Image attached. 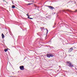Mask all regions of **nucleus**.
Masks as SVG:
<instances>
[{
	"label": "nucleus",
	"instance_id": "f257e3e1",
	"mask_svg": "<svg viewBox=\"0 0 77 77\" xmlns=\"http://www.w3.org/2000/svg\"><path fill=\"white\" fill-rule=\"evenodd\" d=\"M46 56L48 57H53V55L52 54H46Z\"/></svg>",
	"mask_w": 77,
	"mask_h": 77
},
{
	"label": "nucleus",
	"instance_id": "f03ea898",
	"mask_svg": "<svg viewBox=\"0 0 77 77\" xmlns=\"http://www.w3.org/2000/svg\"><path fill=\"white\" fill-rule=\"evenodd\" d=\"M72 50H73V48H70L69 49L68 52H69V53H70V52L72 51Z\"/></svg>",
	"mask_w": 77,
	"mask_h": 77
},
{
	"label": "nucleus",
	"instance_id": "7ed1b4c3",
	"mask_svg": "<svg viewBox=\"0 0 77 77\" xmlns=\"http://www.w3.org/2000/svg\"><path fill=\"white\" fill-rule=\"evenodd\" d=\"M20 68L21 70H24V66H20Z\"/></svg>",
	"mask_w": 77,
	"mask_h": 77
},
{
	"label": "nucleus",
	"instance_id": "20e7f679",
	"mask_svg": "<svg viewBox=\"0 0 77 77\" xmlns=\"http://www.w3.org/2000/svg\"><path fill=\"white\" fill-rule=\"evenodd\" d=\"M68 66H69V67H71V68H72V67H73L74 66V65H72V64L71 63L69 65H68Z\"/></svg>",
	"mask_w": 77,
	"mask_h": 77
},
{
	"label": "nucleus",
	"instance_id": "39448f33",
	"mask_svg": "<svg viewBox=\"0 0 77 77\" xmlns=\"http://www.w3.org/2000/svg\"><path fill=\"white\" fill-rule=\"evenodd\" d=\"M48 7L49 8V9H54V8H53V7H52V6H48Z\"/></svg>",
	"mask_w": 77,
	"mask_h": 77
},
{
	"label": "nucleus",
	"instance_id": "423d86ee",
	"mask_svg": "<svg viewBox=\"0 0 77 77\" xmlns=\"http://www.w3.org/2000/svg\"><path fill=\"white\" fill-rule=\"evenodd\" d=\"M66 63L69 65L71 63V62H70V61H67L66 62Z\"/></svg>",
	"mask_w": 77,
	"mask_h": 77
},
{
	"label": "nucleus",
	"instance_id": "0eeeda50",
	"mask_svg": "<svg viewBox=\"0 0 77 77\" xmlns=\"http://www.w3.org/2000/svg\"><path fill=\"white\" fill-rule=\"evenodd\" d=\"M2 38H5V35H4L2 33Z\"/></svg>",
	"mask_w": 77,
	"mask_h": 77
},
{
	"label": "nucleus",
	"instance_id": "6e6552de",
	"mask_svg": "<svg viewBox=\"0 0 77 77\" xmlns=\"http://www.w3.org/2000/svg\"><path fill=\"white\" fill-rule=\"evenodd\" d=\"M12 8L13 9H14V8H15V5H13L12 6Z\"/></svg>",
	"mask_w": 77,
	"mask_h": 77
},
{
	"label": "nucleus",
	"instance_id": "1a4fd4ad",
	"mask_svg": "<svg viewBox=\"0 0 77 77\" xmlns=\"http://www.w3.org/2000/svg\"><path fill=\"white\" fill-rule=\"evenodd\" d=\"M45 30H47V33L46 34H48V30L47 29H45Z\"/></svg>",
	"mask_w": 77,
	"mask_h": 77
},
{
	"label": "nucleus",
	"instance_id": "9d476101",
	"mask_svg": "<svg viewBox=\"0 0 77 77\" xmlns=\"http://www.w3.org/2000/svg\"><path fill=\"white\" fill-rule=\"evenodd\" d=\"M66 11H68V12H72L70 10H66Z\"/></svg>",
	"mask_w": 77,
	"mask_h": 77
},
{
	"label": "nucleus",
	"instance_id": "9b49d317",
	"mask_svg": "<svg viewBox=\"0 0 77 77\" xmlns=\"http://www.w3.org/2000/svg\"><path fill=\"white\" fill-rule=\"evenodd\" d=\"M32 5V3H29V4H27V5Z\"/></svg>",
	"mask_w": 77,
	"mask_h": 77
},
{
	"label": "nucleus",
	"instance_id": "f8f14e48",
	"mask_svg": "<svg viewBox=\"0 0 77 77\" xmlns=\"http://www.w3.org/2000/svg\"><path fill=\"white\" fill-rule=\"evenodd\" d=\"M4 51H5V52H6V51H8V49H5L4 50Z\"/></svg>",
	"mask_w": 77,
	"mask_h": 77
},
{
	"label": "nucleus",
	"instance_id": "ddd939ff",
	"mask_svg": "<svg viewBox=\"0 0 77 77\" xmlns=\"http://www.w3.org/2000/svg\"><path fill=\"white\" fill-rule=\"evenodd\" d=\"M40 29H43V30H45V29H44V27H42V28H41Z\"/></svg>",
	"mask_w": 77,
	"mask_h": 77
},
{
	"label": "nucleus",
	"instance_id": "4468645a",
	"mask_svg": "<svg viewBox=\"0 0 77 77\" xmlns=\"http://www.w3.org/2000/svg\"><path fill=\"white\" fill-rule=\"evenodd\" d=\"M29 14L27 13V14H26V15L28 17V16H29Z\"/></svg>",
	"mask_w": 77,
	"mask_h": 77
},
{
	"label": "nucleus",
	"instance_id": "2eb2a0df",
	"mask_svg": "<svg viewBox=\"0 0 77 77\" xmlns=\"http://www.w3.org/2000/svg\"><path fill=\"white\" fill-rule=\"evenodd\" d=\"M29 19H31V20H32V19H33V18L29 17Z\"/></svg>",
	"mask_w": 77,
	"mask_h": 77
},
{
	"label": "nucleus",
	"instance_id": "dca6fc26",
	"mask_svg": "<svg viewBox=\"0 0 77 77\" xmlns=\"http://www.w3.org/2000/svg\"><path fill=\"white\" fill-rule=\"evenodd\" d=\"M28 18H30V17H29V16H28Z\"/></svg>",
	"mask_w": 77,
	"mask_h": 77
},
{
	"label": "nucleus",
	"instance_id": "f3484780",
	"mask_svg": "<svg viewBox=\"0 0 77 77\" xmlns=\"http://www.w3.org/2000/svg\"><path fill=\"white\" fill-rule=\"evenodd\" d=\"M77 12V10H76L75 11V12Z\"/></svg>",
	"mask_w": 77,
	"mask_h": 77
},
{
	"label": "nucleus",
	"instance_id": "a211bd4d",
	"mask_svg": "<svg viewBox=\"0 0 77 77\" xmlns=\"http://www.w3.org/2000/svg\"><path fill=\"white\" fill-rule=\"evenodd\" d=\"M63 11L64 12H65V10H63Z\"/></svg>",
	"mask_w": 77,
	"mask_h": 77
},
{
	"label": "nucleus",
	"instance_id": "6ab92c4d",
	"mask_svg": "<svg viewBox=\"0 0 77 77\" xmlns=\"http://www.w3.org/2000/svg\"><path fill=\"white\" fill-rule=\"evenodd\" d=\"M37 35H38V33H37Z\"/></svg>",
	"mask_w": 77,
	"mask_h": 77
}]
</instances>
